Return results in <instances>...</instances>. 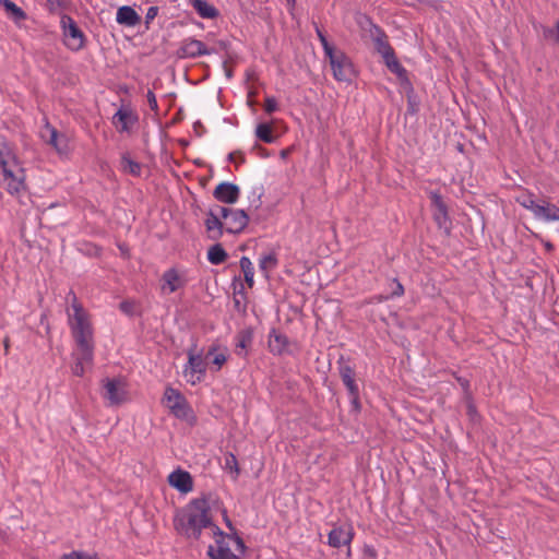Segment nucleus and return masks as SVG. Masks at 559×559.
Masks as SVG:
<instances>
[{
    "mask_svg": "<svg viewBox=\"0 0 559 559\" xmlns=\"http://www.w3.org/2000/svg\"><path fill=\"white\" fill-rule=\"evenodd\" d=\"M459 382L464 391H467L469 388V382L466 379L459 378Z\"/></svg>",
    "mask_w": 559,
    "mask_h": 559,
    "instance_id": "3c124183",
    "label": "nucleus"
},
{
    "mask_svg": "<svg viewBox=\"0 0 559 559\" xmlns=\"http://www.w3.org/2000/svg\"><path fill=\"white\" fill-rule=\"evenodd\" d=\"M253 148H254V150H258V151L260 152V155H261V156H266V155H265V150H264L263 147H261L260 145H258V144H257V145H254V147H253Z\"/></svg>",
    "mask_w": 559,
    "mask_h": 559,
    "instance_id": "603ef678",
    "label": "nucleus"
},
{
    "mask_svg": "<svg viewBox=\"0 0 559 559\" xmlns=\"http://www.w3.org/2000/svg\"><path fill=\"white\" fill-rule=\"evenodd\" d=\"M362 555L365 559H377L378 551L372 545H365L362 548Z\"/></svg>",
    "mask_w": 559,
    "mask_h": 559,
    "instance_id": "c03bdc74",
    "label": "nucleus"
},
{
    "mask_svg": "<svg viewBox=\"0 0 559 559\" xmlns=\"http://www.w3.org/2000/svg\"><path fill=\"white\" fill-rule=\"evenodd\" d=\"M40 138L51 145L59 154H67L70 151L69 140L66 134L59 133L56 128L46 122L40 130Z\"/></svg>",
    "mask_w": 559,
    "mask_h": 559,
    "instance_id": "f8f14e48",
    "label": "nucleus"
},
{
    "mask_svg": "<svg viewBox=\"0 0 559 559\" xmlns=\"http://www.w3.org/2000/svg\"><path fill=\"white\" fill-rule=\"evenodd\" d=\"M218 347L213 345L209 348L205 358L213 357L211 361V369L213 371H218L223 367V365L227 361V349L223 352H217Z\"/></svg>",
    "mask_w": 559,
    "mask_h": 559,
    "instance_id": "cd10ccee",
    "label": "nucleus"
},
{
    "mask_svg": "<svg viewBox=\"0 0 559 559\" xmlns=\"http://www.w3.org/2000/svg\"><path fill=\"white\" fill-rule=\"evenodd\" d=\"M330 61L333 71V76L340 82H349L354 75L355 70L349 57L340 49L333 48L330 53H325Z\"/></svg>",
    "mask_w": 559,
    "mask_h": 559,
    "instance_id": "20e7f679",
    "label": "nucleus"
},
{
    "mask_svg": "<svg viewBox=\"0 0 559 559\" xmlns=\"http://www.w3.org/2000/svg\"><path fill=\"white\" fill-rule=\"evenodd\" d=\"M213 197L222 203L234 204L240 197V189L235 183L224 181L215 187Z\"/></svg>",
    "mask_w": 559,
    "mask_h": 559,
    "instance_id": "a211bd4d",
    "label": "nucleus"
},
{
    "mask_svg": "<svg viewBox=\"0 0 559 559\" xmlns=\"http://www.w3.org/2000/svg\"><path fill=\"white\" fill-rule=\"evenodd\" d=\"M277 109H278L277 100L272 96L266 97L265 102H264V110L267 114H272V112L276 111Z\"/></svg>",
    "mask_w": 559,
    "mask_h": 559,
    "instance_id": "37998d69",
    "label": "nucleus"
},
{
    "mask_svg": "<svg viewBox=\"0 0 559 559\" xmlns=\"http://www.w3.org/2000/svg\"><path fill=\"white\" fill-rule=\"evenodd\" d=\"M60 23L67 47L73 51L81 50L85 44V35L75 21L69 15H62Z\"/></svg>",
    "mask_w": 559,
    "mask_h": 559,
    "instance_id": "6e6552de",
    "label": "nucleus"
},
{
    "mask_svg": "<svg viewBox=\"0 0 559 559\" xmlns=\"http://www.w3.org/2000/svg\"><path fill=\"white\" fill-rule=\"evenodd\" d=\"M223 219H225V230L229 234L241 233L249 223V215L245 210L228 209L217 205Z\"/></svg>",
    "mask_w": 559,
    "mask_h": 559,
    "instance_id": "1a4fd4ad",
    "label": "nucleus"
},
{
    "mask_svg": "<svg viewBox=\"0 0 559 559\" xmlns=\"http://www.w3.org/2000/svg\"><path fill=\"white\" fill-rule=\"evenodd\" d=\"M341 379L346 386L352 403L357 407L359 399V388L355 380V371L348 364H340L338 367Z\"/></svg>",
    "mask_w": 559,
    "mask_h": 559,
    "instance_id": "f3484780",
    "label": "nucleus"
},
{
    "mask_svg": "<svg viewBox=\"0 0 559 559\" xmlns=\"http://www.w3.org/2000/svg\"><path fill=\"white\" fill-rule=\"evenodd\" d=\"M67 322L76 346L85 352L94 346V328L88 311L83 307L75 293L70 290L66 297Z\"/></svg>",
    "mask_w": 559,
    "mask_h": 559,
    "instance_id": "f257e3e1",
    "label": "nucleus"
},
{
    "mask_svg": "<svg viewBox=\"0 0 559 559\" xmlns=\"http://www.w3.org/2000/svg\"><path fill=\"white\" fill-rule=\"evenodd\" d=\"M0 182L8 193L20 197L26 191L25 170L4 136H0Z\"/></svg>",
    "mask_w": 559,
    "mask_h": 559,
    "instance_id": "f03ea898",
    "label": "nucleus"
},
{
    "mask_svg": "<svg viewBox=\"0 0 559 559\" xmlns=\"http://www.w3.org/2000/svg\"><path fill=\"white\" fill-rule=\"evenodd\" d=\"M287 3L290 8L295 7L296 1L295 0H287Z\"/></svg>",
    "mask_w": 559,
    "mask_h": 559,
    "instance_id": "4d7b16f0",
    "label": "nucleus"
},
{
    "mask_svg": "<svg viewBox=\"0 0 559 559\" xmlns=\"http://www.w3.org/2000/svg\"><path fill=\"white\" fill-rule=\"evenodd\" d=\"M255 136L264 143H274L276 136L273 135V130L269 123H259L255 128Z\"/></svg>",
    "mask_w": 559,
    "mask_h": 559,
    "instance_id": "f704fd0d",
    "label": "nucleus"
},
{
    "mask_svg": "<svg viewBox=\"0 0 559 559\" xmlns=\"http://www.w3.org/2000/svg\"><path fill=\"white\" fill-rule=\"evenodd\" d=\"M354 538V531L348 527H334L328 535V544L331 547L340 548L343 545H349Z\"/></svg>",
    "mask_w": 559,
    "mask_h": 559,
    "instance_id": "aec40b11",
    "label": "nucleus"
},
{
    "mask_svg": "<svg viewBox=\"0 0 559 559\" xmlns=\"http://www.w3.org/2000/svg\"><path fill=\"white\" fill-rule=\"evenodd\" d=\"M383 62L385 63L386 68L397 75L400 79L406 78L407 71L405 68L399 62L394 50L390 52L389 55H385L382 57Z\"/></svg>",
    "mask_w": 559,
    "mask_h": 559,
    "instance_id": "c756f323",
    "label": "nucleus"
},
{
    "mask_svg": "<svg viewBox=\"0 0 559 559\" xmlns=\"http://www.w3.org/2000/svg\"><path fill=\"white\" fill-rule=\"evenodd\" d=\"M227 257V252L219 243L212 246L207 251V260L215 265L224 263Z\"/></svg>",
    "mask_w": 559,
    "mask_h": 559,
    "instance_id": "473e14b6",
    "label": "nucleus"
},
{
    "mask_svg": "<svg viewBox=\"0 0 559 559\" xmlns=\"http://www.w3.org/2000/svg\"><path fill=\"white\" fill-rule=\"evenodd\" d=\"M237 154H238V155H239V157H240V162H241V163H243V162H245V157L242 156V154H241V153H238V152H233V153H230V154L228 155L229 160L235 162V159H237V156H236Z\"/></svg>",
    "mask_w": 559,
    "mask_h": 559,
    "instance_id": "09e8293b",
    "label": "nucleus"
},
{
    "mask_svg": "<svg viewBox=\"0 0 559 559\" xmlns=\"http://www.w3.org/2000/svg\"><path fill=\"white\" fill-rule=\"evenodd\" d=\"M122 166L126 171L130 173L133 176H140V174H141L140 164L132 160L131 158H129L127 156L122 157Z\"/></svg>",
    "mask_w": 559,
    "mask_h": 559,
    "instance_id": "4c0bfd02",
    "label": "nucleus"
},
{
    "mask_svg": "<svg viewBox=\"0 0 559 559\" xmlns=\"http://www.w3.org/2000/svg\"><path fill=\"white\" fill-rule=\"evenodd\" d=\"M164 401L170 412L178 418L186 419L191 413L185 396L173 388H167L164 393Z\"/></svg>",
    "mask_w": 559,
    "mask_h": 559,
    "instance_id": "9b49d317",
    "label": "nucleus"
},
{
    "mask_svg": "<svg viewBox=\"0 0 559 559\" xmlns=\"http://www.w3.org/2000/svg\"><path fill=\"white\" fill-rule=\"evenodd\" d=\"M213 50L209 49L205 44L199 39L188 37L181 40L177 50V57L180 59L199 58L209 56Z\"/></svg>",
    "mask_w": 559,
    "mask_h": 559,
    "instance_id": "ddd939ff",
    "label": "nucleus"
},
{
    "mask_svg": "<svg viewBox=\"0 0 559 559\" xmlns=\"http://www.w3.org/2000/svg\"><path fill=\"white\" fill-rule=\"evenodd\" d=\"M431 205L433 207V218L439 228L448 229L450 226V218L448 214V206L443 201L442 195L437 191L429 193Z\"/></svg>",
    "mask_w": 559,
    "mask_h": 559,
    "instance_id": "2eb2a0df",
    "label": "nucleus"
},
{
    "mask_svg": "<svg viewBox=\"0 0 559 559\" xmlns=\"http://www.w3.org/2000/svg\"><path fill=\"white\" fill-rule=\"evenodd\" d=\"M237 154H238V155H239V157H240V162H241V163H243V162H245V157L242 156V154H241V153H238V152H233V153H230V154L228 155L229 160L235 162V159H237V156H236Z\"/></svg>",
    "mask_w": 559,
    "mask_h": 559,
    "instance_id": "8fccbe9b",
    "label": "nucleus"
},
{
    "mask_svg": "<svg viewBox=\"0 0 559 559\" xmlns=\"http://www.w3.org/2000/svg\"><path fill=\"white\" fill-rule=\"evenodd\" d=\"M188 362L183 368V376L188 383L194 385L200 383L205 378L206 373V361L202 353L197 350V346H193L187 352Z\"/></svg>",
    "mask_w": 559,
    "mask_h": 559,
    "instance_id": "39448f33",
    "label": "nucleus"
},
{
    "mask_svg": "<svg viewBox=\"0 0 559 559\" xmlns=\"http://www.w3.org/2000/svg\"><path fill=\"white\" fill-rule=\"evenodd\" d=\"M189 4L203 19H215L218 16V10L205 0H189Z\"/></svg>",
    "mask_w": 559,
    "mask_h": 559,
    "instance_id": "393cba45",
    "label": "nucleus"
},
{
    "mask_svg": "<svg viewBox=\"0 0 559 559\" xmlns=\"http://www.w3.org/2000/svg\"><path fill=\"white\" fill-rule=\"evenodd\" d=\"M278 264L277 255L274 252H269L261 255L259 259L260 271L263 272L265 278H269V273L276 269Z\"/></svg>",
    "mask_w": 559,
    "mask_h": 559,
    "instance_id": "2f4dec72",
    "label": "nucleus"
},
{
    "mask_svg": "<svg viewBox=\"0 0 559 559\" xmlns=\"http://www.w3.org/2000/svg\"><path fill=\"white\" fill-rule=\"evenodd\" d=\"M288 340L286 335L273 330L269 336V348L274 355H282L286 352Z\"/></svg>",
    "mask_w": 559,
    "mask_h": 559,
    "instance_id": "b1692460",
    "label": "nucleus"
},
{
    "mask_svg": "<svg viewBox=\"0 0 559 559\" xmlns=\"http://www.w3.org/2000/svg\"><path fill=\"white\" fill-rule=\"evenodd\" d=\"M116 21L120 25L133 27L141 22V16L132 7L122 5L117 11Z\"/></svg>",
    "mask_w": 559,
    "mask_h": 559,
    "instance_id": "5701e85b",
    "label": "nucleus"
},
{
    "mask_svg": "<svg viewBox=\"0 0 559 559\" xmlns=\"http://www.w3.org/2000/svg\"><path fill=\"white\" fill-rule=\"evenodd\" d=\"M0 7L3 8L7 15L16 24L27 19L25 11L11 0H0Z\"/></svg>",
    "mask_w": 559,
    "mask_h": 559,
    "instance_id": "a878e982",
    "label": "nucleus"
},
{
    "mask_svg": "<svg viewBox=\"0 0 559 559\" xmlns=\"http://www.w3.org/2000/svg\"><path fill=\"white\" fill-rule=\"evenodd\" d=\"M60 559H98L96 555H88L83 551H72L64 554Z\"/></svg>",
    "mask_w": 559,
    "mask_h": 559,
    "instance_id": "a19ab883",
    "label": "nucleus"
},
{
    "mask_svg": "<svg viewBox=\"0 0 559 559\" xmlns=\"http://www.w3.org/2000/svg\"><path fill=\"white\" fill-rule=\"evenodd\" d=\"M222 215L217 210H211L207 213V217L205 219L206 230L210 233V238L216 240L222 237L224 230V224L222 223Z\"/></svg>",
    "mask_w": 559,
    "mask_h": 559,
    "instance_id": "4be33fe9",
    "label": "nucleus"
},
{
    "mask_svg": "<svg viewBox=\"0 0 559 559\" xmlns=\"http://www.w3.org/2000/svg\"><path fill=\"white\" fill-rule=\"evenodd\" d=\"M218 530L212 524L205 500H194L186 512L176 519V528L189 538L198 539L203 528Z\"/></svg>",
    "mask_w": 559,
    "mask_h": 559,
    "instance_id": "7ed1b4c3",
    "label": "nucleus"
},
{
    "mask_svg": "<svg viewBox=\"0 0 559 559\" xmlns=\"http://www.w3.org/2000/svg\"><path fill=\"white\" fill-rule=\"evenodd\" d=\"M358 23L360 27L368 34L376 51L381 57L389 55L394 50L385 32L379 25L374 24L368 16H362Z\"/></svg>",
    "mask_w": 559,
    "mask_h": 559,
    "instance_id": "423d86ee",
    "label": "nucleus"
},
{
    "mask_svg": "<svg viewBox=\"0 0 559 559\" xmlns=\"http://www.w3.org/2000/svg\"><path fill=\"white\" fill-rule=\"evenodd\" d=\"M543 36L547 40L559 44V21L554 27L543 26Z\"/></svg>",
    "mask_w": 559,
    "mask_h": 559,
    "instance_id": "58836bf2",
    "label": "nucleus"
},
{
    "mask_svg": "<svg viewBox=\"0 0 559 559\" xmlns=\"http://www.w3.org/2000/svg\"><path fill=\"white\" fill-rule=\"evenodd\" d=\"M50 4H58L60 5L61 0H47Z\"/></svg>",
    "mask_w": 559,
    "mask_h": 559,
    "instance_id": "6e6d98bb",
    "label": "nucleus"
},
{
    "mask_svg": "<svg viewBox=\"0 0 559 559\" xmlns=\"http://www.w3.org/2000/svg\"><path fill=\"white\" fill-rule=\"evenodd\" d=\"M120 307H121V309H122V310H124V311H127V309H128V306H126V304H124V302H123V304H121V306H120Z\"/></svg>",
    "mask_w": 559,
    "mask_h": 559,
    "instance_id": "052dcab7",
    "label": "nucleus"
},
{
    "mask_svg": "<svg viewBox=\"0 0 559 559\" xmlns=\"http://www.w3.org/2000/svg\"><path fill=\"white\" fill-rule=\"evenodd\" d=\"M187 283L186 272L171 267L163 273L160 289L164 294H173L183 288Z\"/></svg>",
    "mask_w": 559,
    "mask_h": 559,
    "instance_id": "4468645a",
    "label": "nucleus"
},
{
    "mask_svg": "<svg viewBox=\"0 0 559 559\" xmlns=\"http://www.w3.org/2000/svg\"><path fill=\"white\" fill-rule=\"evenodd\" d=\"M468 413H469V415H472V414H474V413H475V407H474V405H473V404H469V405H468Z\"/></svg>",
    "mask_w": 559,
    "mask_h": 559,
    "instance_id": "5fc2aeb1",
    "label": "nucleus"
},
{
    "mask_svg": "<svg viewBox=\"0 0 559 559\" xmlns=\"http://www.w3.org/2000/svg\"><path fill=\"white\" fill-rule=\"evenodd\" d=\"M224 469L231 474L234 480H236L240 474L237 457L234 453L228 452L224 455Z\"/></svg>",
    "mask_w": 559,
    "mask_h": 559,
    "instance_id": "e433bc0d",
    "label": "nucleus"
},
{
    "mask_svg": "<svg viewBox=\"0 0 559 559\" xmlns=\"http://www.w3.org/2000/svg\"><path fill=\"white\" fill-rule=\"evenodd\" d=\"M216 531H218V534H222V531L218 530H213L214 534L216 533Z\"/></svg>",
    "mask_w": 559,
    "mask_h": 559,
    "instance_id": "680f3d73",
    "label": "nucleus"
},
{
    "mask_svg": "<svg viewBox=\"0 0 559 559\" xmlns=\"http://www.w3.org/2000/svg\"><path fill=\"white\" fill-rule=\"evenodd\" d=\"M260 204H261L260 195H257V199L254 200V204H253L254 209H259Z\"/></svg>",
    "mask_w": 559,
    "mask_h": 559,
    "instance_id": "864d4df0",
    "label": "nucleus"
},
{
    "mask_svg": "<svg viewBox=\"0 0 559 559\" xmlns=\"http://www.w3.org/2000/svg\"><path fill=\"white\" fill-rule=\"evenodd\" d=\"M103 390V397L110 406L120 405L127 401V384L122 378L104 379Z\"/></svg>",
    "mask_w": 559,
    "mask_h": 559,
    "instance_id": "0eeeda50",
    "label": "nucleus"
},
{
    "mask_svg": "<svg viewBox=\"0 0 559 559\" xmlns=\"http://www.w3.org/2000/svg\"><path fill=\"white\" fill-rule=\"evenodd\" d=\"M403 295H404L403 285L397 280H393L392 281V290L390 293V296L385 297V299L401 297Z\"/></svg>",
    "mask_w": 559,
    "mask_h": 559,
    "instance_id": "79ce46f5",
    "label": "nucleus"
},
{
    "mask_svg": "<svg viewBox=\"0 0 559 559\" xmlns=\"http://www.w3.org/2000/svg\"><path fill=\"white\" fill-rule=\"evenodd\" d=\"M234 542L237 546V550H239L241 554H243L246 550V545H245L243 540L240 537H235Z\"/></svg>",
    "mask_w": 559,
    "mask_h": 559,
    "instance_id": "de8ad7c7",
    "label": "nucleus"
},
{
    "mask_svg": "<svg viewBox=\"0 0 559 559\" xmlns=\"http://www.w3.org/2000/svg\"><path fill=\"white\" fill-rule=\"evenodd\" d=\"M168 483L171 487L183 493L190 492L193 489L191 475L182 469H177L170 473L168 476Z\"/></svg>",
    "mask_w": 559,
    "mask_h": 559,
    "instance_id": "412c9836",
    "label": "nucleus"
},
{
    "mask_svg": "<svg viewBox=\"0 0 559 559\" xmlns=\"http://www.w3.org/2000/svg\"><path fill=\"white\" fill-rule=\"evenodd\" d=\"M146 97H147V103H148L150 108L153 111H157L158 110V104H157V99H156L155 94L152 91H148L147 94H146Z\"/></svg>",
    "mask_w": 559,
    "mask_h": 559,
    "instance_id": "a18cd8bd",
    "label": "nucleus"
},
{
    "mask_svg": "<svg viewBox=\"0 0 559 559\" xmlns=\"http://www.w3.org/2000/svg\"><path fill=\"white\" fill-rule=\"evenodd\" d=\"M120 307H121V309H122V310H124V311H127V309H128V306H126V304H124V302H123V304H121V306H120Z\"/></svg>",
    "mask_w": 559,
    "mask_h": 559,
    "instance_id": "bf43d9fd",
    "label": "nucleus"
},
{
    "mask_svg": "<svg viewBox=\"0 0 559 559\" xmlns=\"http://www.w3.org/2000/svg\"><path fill=\"white\" fill-rule=\"evenodd\" d=\"M158 14V8L157 7H150L146 11L145 15V22L146 24L151 23Z\"/></svg>",
    "mask_w": 559,
    "mask_h": 559,
    "instance_id": "49530a36",
    "label": "nucleus"
},
{
    "mask_svg": "<svg viewBox=\"0 0 559 559\" xmlns=\"http://www.w3.org/2000/svg\"><path fill=\"white\" fill-rule=\"evenodd\" d=\"M253 335L250 330H242L236 335V354L246 357V349L252 344Z\"/></svg>",
    "mask_w": 559,
    "mask_h": 559,
    "instance_id": "bb28decb",
    "label": "nucleus"
},
{
    "mask_svg": "<svg viewBox=\"0 0 559 559\" xmlns=\"http://www.w3.org/2000/svg\"><path fill=\"white\" fill-rule=\"evenodd\" d=\"M383 62L385 63L386 68L397 75L400 79L406 78L407 71L405 68L399 62L394 50L390 52L389 55H385L382 57Z\"/></svg>",
    "mask_w": 559,
    "mask_h": 559,
    "instance_id": "c85d7f7f",
    "label": "nucleus"
},
{
    "mask_svg": "<svg viewBox=\"0 0 559 559\" xmlns=\"http://www.w3.org/2000/svg\"><path fill=\"white\" fill-rule=\"evenodd\" d=\"M241 271L243 273L245 282L252 288L254 284V267L251 260L248 257H242L239 261Z\"/></svg>",
    "mask_w": 559,
    "mask_h": 559,
    "instance_id": "c9c22d12",
    "label": "nucleus"
},
{
    "mask_svg": "<svg viewBox=\"0 0 559 559\" xmlns=\"http://www.w3.org/2000/svg\"><path fill=\"white\" fill-rule=\"evenodd\" d=\"M74 364L71 368L72 373L78 377H83L85 373V367H91L94 360V346H88L85 352L82 347L76 346L73 352Z\"/></svg>",
    "mask_w": 559,
    "mask_h": 559,
    "instance_id": "dca6fc26",
    "label": "nucleus"
},
{
    "mask_svg": "<svg viewBox=\"0 0 559 559\" xmlns=\"http://www.w3.org/2000/svg\"><path fill=\"white\" fill-rule=\"evenodd\" d=\"M139 121V115L130 105H121L111 122L119 133H129Z\"/></svg>",
    "mask_w": 559,
    "mask_h": 559,
    "instance_id": "9d476101",
    "label": "nucleus"
},
{
    "mask_svg": "<svg viewBox=\"0 0 559 559\" xmlns=\"http://www.w3.org/2000/svg\"><path fill=\"white\" fill-rule=\"evenodd\" d=\"M316 33H317V36L322 45V48L324 50V55L325 53H330V51L335 48L334 46H332L326 36L324 35V33L322 32V29L319 27V26H316Z\"/></svg>",
    "mask_w": 559,
    "mask_h": 559,
    "instance_id": "ea45409f",
    "label": "nucleus"
},
{
    "mask_svg": "<svg viewBox=\"0 0 559 559\" xmlns=\"http://www.w3.org/2000/svg\"><path fill=\"white\" fill-rule=\"evenodd\" d=\"M515 202L525 210L532 212V214L534 213L538 203L535 200V194L526 189H523L518 195H515Z\"/></svg>",
    "mask_w": 559,
    "mask_h": 559,
    "instance_id": "7c9ffc66",
    "label": "nucleus"
},
{
    "mask_svg": "<svg viewBox=\"0 0 559 559\" xmlns=\"http://www.w3.org/2000/svg\"><path fill=\"white\" fill-rule=\"evenodd\" d=\"M287 154H288V150H284V151L281 152V156L283 158H285L287 156Z\"/></svg>",
    "mask_w": 559,
    "mask_h": 559,
    "instance_id": "13d9d810",
    "label": "nucleus"
},
{
    "mask_svg": "<svg viewBox=\"0 0 559 559\" xmlns=\"http://www.w3.org/2000/svg\"><path fill=\"white\" fill-rule=\"evenodd\" d=\"M533 215L537 221L544 223L559 222V206L547 200H542L537 203Z\"/></svg>",
    "mask_w": 559,
    "mask_h": 559,
    "instance_id": "6ab92c4d",
    "label": "nucleus"
},
{
    "mask_svg": "<svg viewBox=\"0 0 559 559\" xmlns=\"http://www.w3.org/2000/svg\"><path fill=\"white\" fill-rule=\"evenodd\" d=\"M207 555L212 559H239L228 547H225L222 544H218L216 549L213 546H210Z\"/></svg>",
    "mask_w": 559,
    "mask_h": 559,
    "instance_id": "72a5a7b5",
    "label": "nucleus"
}]
</instances>
